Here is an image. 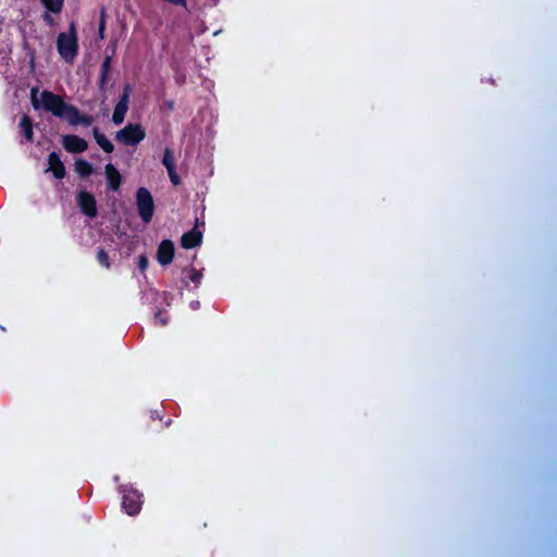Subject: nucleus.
I'll return each mask as SVG.
<instances>
[{
  "label": "nucleus",
  "mask_w": 557,
  "mask_h": 557,
  "mask_svg": "<svg viewBox=\"0 0 557 557\" xmlns=\"http://www.w3.org/2000/svg\"><path fill=\"white\" fill-rule=\"evenodd\" d=\"M189 280L195 284V287H198L202 280V271L197 270L195 268L189 269Z\"/></svg>",
  "instance_id": "4be33fe9"
},
{
  "label": "nucleus",
  "mask_w": 557,
  "mask_h": 557,
  "mask_svg": "<svg viewBox=\"0 0 557 557\" xmlns=\"http://www.w3.org/2000/svg\"><path fill=\"white\" fill-rule=\"evenodd\" d=\"M174 78H175V82H176L178 85H183V84H185V81H186V76H185V74H183V73H176V74H175V76H174Z\"/></svg>",
  "instance_id": "b1692460"
},
{
  "label": "nucleus",
  "mask_w": 557,
  "mask_h": 557,
  "mask_svg": "<svg viewBox=\"0 0 557 557\" xmlns=\"http://www.w3.org/2000/svg\"><path fill=\"white\" fill-rule=\"evenodd\" d=\"M104 174L107 178L108 189L112 191H117L122 185V176L117 169L113 164L109 163L104 168Z\"/></svg>",
  "instance_id": "2eb2a0df"
},
{
  "label": "nucleus",
  "mask_w": 557,
  "mask_h": 557,
  "mask_svg": "<svg viewBox=\"0 0 557 557\" xmlns=\"http://www.w3.org/2000/svg\"><path fill=\"white\" fill-rule=\"evenodd\" d=\"M96 259L101 267H103L106 269H110V267H111L110 257L104 248H102V247L98 248Z\"/></svg>",
  "instance_id": "aec40b11"
},
{
  "label": "nucleus",
  "mask_w": 557,
  "mask_h": 557,
  "mask_svg": "<svg viewBox=\"0 0 557 557\" xmlns=\"http://www.w3.org/2000/svg\"><path fill=\"white\" fill-rule=\"evenodd\" d=\"M92 135L96 143L100 146V148L107 152L112 153L114 150V145L106 137L104 134L100 132L98 127H94Z\"/></svg>",
  "instance_id": "a211bd4d"
},
{
  "label": "nucleus",
  "mask_w": 557,
  "mask_h": 557,
  "mask_svg": "<svg viewBox=\"0 0 557 557\" xmlns=\"http://www.w3.org/2000/svg\"><path fill=\"white\" fill-rule=\"evenodd\" d=\"M162 164L165 166L170 181L174 186L181 184L182 180L176 172L174 152L171 148L166 147L163 152Z\"/></svg>",
  "instance_id": "9b49d317"
},
{
  "label": "nucleus",
  "mask_w": 557,
  "mask_h": 557,
  "mask_svg": "<svg viewBox=\"0 0 557 557\" xmlns=\"http://www.w3.org/2000/svg\"><path fill=\"white\" fill-rule=\"evenodd\" d=\"M154 319L158 320L162 326L168 324V319L163 318L160 311L156 313Z\"/></svg>",
  "instance_id": "393cba45"
},
{
  "label": "nucleus",
  "mask_w": 557,
  "mask_h": 557,
  "mask_svg": "<svg viewBox=\"0 0 557 557\" xmlns=\"http://www.w3.org/2000/svg\"><path fill=\"white\" fill-rule=\"evenodd\" d=\"M57 49L61 58L67 62H72L78 53V38L76 26L70 24L67 33H60L57 38Z\"/></svg>",
  "instance_id": "f03ea898"
},
{
  "label": "nucleus",
  "mask_w": 557,
  "mask_h": 557,
  "mask_svg": "<svg viewBox=\"0 0 557 557\" xmlns=\"http://www.w3.org/2000/svg\"><path fill=\"white\" fill-rule=\"evenodd\" d=\"M74 166L77 174L84 178L90 176L94 172V166L91 165V163L84 159L76 160Z\"/></svg>",
  "instance_id": "6ab92c4d"
},
{
  "label": "nucleus",
  "mask_w": 557,
  "mask_h": 557,
  "mask_svg": "<svg viewBox=\"0 0 557 557\" xmlns=\"http://www.w3.org/2000/svg\"><path fill=\"white\" fill-rule=\"evenodd\" d=\"M141 495L133 488H124L122 497V507L129 516L137 515L141 509Z\"/></svg>",
  "instance_id": "423d86ee"
},
{
  "label": "nucleus",
  "mask_w": 557,
  "mask_h": 557,
  "mask_svg": "<svg viewBox=\"0 0 557 557\" xmlns=\"http://www.w3.org/2000/svg\"><path fill=\"white\" fill-rule=\"evenodd\" d=\"M174 106L175 103L173 100L165 101L163 104V107L169 111H172L174 109Z\"/></svg>",
  "instance_id": "a878e982"
},
{
  "label": "nucleus",
  "mask_w": 557,
  "mask_h": 557,
  "mask_svg": "<svg viewBox=\"0 0 557 557\" xmlns=\"http://www.w3.org/2000/svg\"><path fill=\"white\" fill-rule=\"evenodd\" d=\"M131 91V86L126 84L112 114V122L115 125H120L124 122L128 111Z\"/></svg>",
  "instance_id": "6e6552de"
},
{
  "label": "nucleus",
  "mask_w": 557,
  "mask_h": 557,
  "mask_svg": "<svg viewBox=\"0 0 557 557\" xmlns=\"http://www.w3.org/2000/svg\"><path fill=\"white\" fill-rule=\"evenodd\" d=\"M60 119L67 121V123L73 126H90L94 123V117L91 115L81 113L75 106L70 103L66 104L63 115Z\"/></svg>",
  "instance_id": "0eeeda50"
},
{
  "label": "nucleus",
  "mask_w": 557,
  "mask_h": 557,
  "mask_svg": "<svg viewBox=\"0 0 557 557\" xmlns=\"http://www.w3.org/2000/svg\"><path fill=\"white\" fill-rule=\"evenodd\" d=\"M148 264H149V260H148L147 256L140 255L138 258V269L141 272H145L148 268Z\"/></svg>",
  "instance_id": "5701e85b"
},
{
  "label": "nucleus",
  "mask_w": 557,
  "mask_h": 557,
  "mask_svg": "<svg viewBox=\"0 0 557 557\" xmlns=\"http://www.w3.org/2000/svg\"><path fill=\"white\" fill-rule=\"evenodd\" d=\"M62 145L70 153H82L88 149V143L77 135H63Z\"/></svg>",
  "instance_id": "1a4fd4ad"
},
{
  "label": "nucleus",
  "mask_w": 557,
  "mask_h": 557,
  "mask_svg": "<svg viewBox=\"0 0 557 557\" xmlns=\"http://www.w3.org/2000/svg\"><path fill=\"white\" fill-rule=\"evenodd\" d=\"M76 202L84 215L94 219L98 215L97 201L95 196L87 190H79L76 195Z\"/></svg>",
  "instance_id": "39448f33"
},
{
  "label": "nucleus",
  "mask_w": 557,
  "mask_h": 557,
  "mask_svg": "<svg viewBox=\"0 0 557 557\" xmlns=\"http://www.w3.org/2000/svg\"><path fill=\"white\" fill-rule=\"evenodd\" d=\"M38 88L34 87L30 90V101L35 110L42 108L45 111L52 113L57 117L63 115V111L66 108L64 98L50 90H42L40 99L37 98Z\"/></svg>",
  "instance_id": "f257e3e1"
},
{
  "label": "nucleus",
  "mask_w": 557,
  "mask_h": 557,
  "mask_svg": "<svg viewBox=\"0 0 557 557\" xmlns=\"http://www.w3.org/2000/svg\"><path fill=\"white\" fill-rule=\"evenodd\" d=\"M40 2L46 9V12L42 14V20L47 25L52 26L54 24V20L50 13H61L64 0H40Z\"/></svg>",
  "instance_id": "ddd939ff"
},
{
  "label": "nucleus",
  "mask_w": 557,
  "mask_h": 557,
  "mask_svg": "<svg viewBox=\"0 0 557 557\" xmlns=\"http://www.w3.org/2000/svg\"><path fill=\"white\" fill-rule=\"evenodd\" d=\"M199 219H196V224L193 230L184 233L181 237V246L185 249H193L200 246L202 242V232L198 230Z\"/></svg>",
  "instance_id": "9d476101"
},
{
  "label": "nucleus",
  "mask_w": 557,
  "mask_h": 557,
  "mask_svg": "<svg viewBox=\"0 0 557 557\" xmlns=\"http://www.w3.org/2000/svg\"><path fill=\"white\" fill-rule=\"evenodd\" d=\"M107 11L104 8L100 10V18L98 25V37L103 40L106 38Z\"/></svg>",
  "instance_id": "412c9836"
},
{
  "label": "nucleus",
  "mask_w": 557,
  "mask_h": 557,
  "mask_svg": "<svg viewBox=\"0 0 557 557\" xmlns=\"http://www.w3.org/2000/svg\"><path fill=\"white\" fill-rule=\"evenodd\" d=\"M136 207L138 215L144 223H150L154 214V200L146 187H139L136 191Z\"/></svg>",
  "instance_id": "20e7f679"
},
{
  "label": "nucleus",
  "mask_w": 557,
  "mask_h": 557,
  "mask_svg": "<svg viewBox=\"0 0 557 557\" xmlns=\"http://www.w3.org/2000/svg\"><path fill=\"white\" fill-rule=\"evenodd\" d=\"M175 247L172 240L163 239L157 250V260L161 265H168L173 261Z\"/></svg>",
  "instance_id": "f8f14e48"
},
{
  "label": "nucleus",
  "mask_w": 557,
  "mask_h": 557,
  "mask_svg": "<svg viewBox=\"0 0 557 557\" xmlns=\"http://www.w3.org/2000/svg\"><path fill=\"white\" fill-rule=\"evenodd\" d=\"M112 59L113 54H106L101 66H100V75L98 78V88L100 91H104L107 89V85L109 82V73L112 67Z\"/></svg>",
  "instance_id": "dca6fc26"
},
{
  "label": "nucleus",
  "mask_w": 557,
  "mask_h": 557,
  "mask_svg": "<svg viewBox=\"0 0 557 557\" xmlns=\"http://www.w3.org/2000/svg\"><path fill=\"white\" fill-rule=\"evenodd\" d=\"M48 164H49V168L46 170V172L51 171L52 175L57 180L64 178V176L66 174V170H65V165L61 161L60 156H59L58 152L52 151V152L49 153V156H48Z\"/></svg>",
  "instance_id": "4468645a"
},
{
  "label": "nucleus",
  "mask_w": 557,
  "mask_h": 557,
  "mask_svg": "<svg viewBox=\"0 0 557 557\" xmlns=\"http://www.w3.org/2000/svg\"><path fill=\"white\" fill-rule=\"evenodd\" d=\"M20 128L26 141H34V123L30 116L24 114L20 120Z\"/></svg>",
  "instance_id": "f3484780"
},
{
  "label": "nucleus",
  "mask_w": 557,
  "mask_h": 557,
  "mask_svg": "<svg viewBox=\"0 0 557 557\" xmlns=\"http://www.w3.org/2000/svg\"><path fill=\"white\" fill-rule=\"evenodd\" d=\"M146 137V129L139 123H128L115 133V140L124 146H137Z\"/></svg>",
  "instance_id": "7ed1b4c3"
}]
</instances>
